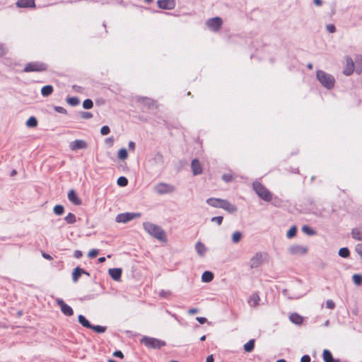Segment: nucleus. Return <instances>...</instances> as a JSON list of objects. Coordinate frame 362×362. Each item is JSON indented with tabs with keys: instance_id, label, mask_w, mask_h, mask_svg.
<instances>
[{
	"instance_id": "79ce46f5",
	"label": "nucleus",
	"mask_w": 362,
	"mask_h": 362,
	"mask_svg": "<svg viewBox=\"0 0 362 362\" xmlns=\"http://www.w3.org/2000/svg\"><path fill=\"white\" fill-rule=\"evenodd\" d=\"M53 211L57 216L62 215L64 212V207L61 204H57L54 206Z\"/></svg>"
},
{
	"instance_id": "72a5a7b5",
	"label": "nucleus",
	"mask_w": 362,
	"mask_h": 362,
	"mask_svg": "<svg viewBox=\"0 0 362 362\" xmlns=\"http://www.w3.org/2000/svg\"><path fill=\"white\" fill-rule=\"evenodd\" d=\"M298 228L296 226H292L286 233V237L291 239L296 235Z\"/></svg>"
},
{
	"instance_id": "09e8293b",
	"label": "nucleus",
	"mask_w": 362,
	"mask_h": 362,
	"mask_svg": "<svg viewBox=\"0 0 362 362\" xmlns=\"http://www.w3.org/2000/svg\"><path fill=\"white\" fill-rule=\"evenodd\" d=\"M223 220V217L222 216H214L211 218V222H216L218 226H220Z\"/></svg>"
},
{
	"instance_id": "dca6fc26",
	"label": "nucleus",
	"mask_w": 362,
	"mask_h": 362,
	"mask_svg": "<svg viewBox=\"0 0 362 362\" xmlns=\"http://www.w3.org/2000/svg\"><path fill=\"white\" fill-rule=\"evenodd\" d=\"M262 262V255L261 252H257L250 260V267L251 269L257 268Z\"/></svg>"
},
{
	"instance_id": "6ab92c4d",
	"label": "nucleus",
	"mask_w": 362,
	"mask_h": 362,
	"mask_svg": "<svg viewBox=\"0 0 362 362\" xmlns=\"http://www.w3.org/2000/svg\"><path fill=\"white\" fill-rule=\"evenodd\" d=\"M68 199L69 200L73 203L74 205L78 206L81 205L82 202L81 199L78 197L76 192L74 189H71L68 192Z\"/></svg>"
},
{
	"instance_id": "864d4df0",
	"label": "nucleus",
	"mask_w": 362,
	"mask_h": 362,
	"mask_svg": "<svg viewBox=\"0 0 362 362\" xmlns=\"http://www.w3.org/2000/svg\"><path fill=\"white\" fill-rule=\"evenodd\" d=\"M98 253H99L98 250H97V249H93V250H91L88 252V256L90 258L93 259V258L96 257H97V255H98Z\"/></svg>"
},
{
	"instance_id": "7ed1b4c3",
	"label": "nucleus",
	"mask_w": 362,
	"mask_h": 362,
	"mask_svg": "<svg viewBox=\"0 0 362 362\" xmlns=\"http://www.w3.org/2000/svg\"><path fill=\"white\" fill-rule=\"evenodd\" d=\"M316 78L321 85L327 90H331L334 87L335 78L332 75L322 70H317L316 71Z\"/></svg>"
},
{
	"instance_id": "f257e3e1",
	"label": "nucleus",
	"mask_w": 362,
	"mask_h": 362,
	"mask_svg": "<svg viewBox=\"0 0 362 362\" xmlns=\"http://www.w3.org/2000/svg\"><path fill=\"white\" fill-rule=\"evenodd\" d=\"M164 157L160 151H155L150 156L146 165L148 169L153 173H161L165 168Z\"/></svg>"
},
{
	"instance_id": "9b49d317",
	"label": "nucleus",
	"mask_w": 362,
	"mask_h": 362,
	"mask_svg": "<svg viewBox=\"0 0 362 362\" xmlns=\"http://www.w3.org/2000/svg\"><path fill=\"white\" fill-rule=\"evenodd\" d=\"M223 21L220 17H214L206 21V25L213 31H218L222 25Z\"/></svg>"
},
{
	"instance_id": "680f3d73",
	"label": "nucleus",
	"mask_w": 362,
	"mask_h": 362,
	"mask_svg": "<svg viewBox=\"0 0 362 362\" xmlns=\"http://www.w3.org/2000/svg\"><path fill=\"white\" fill-rule=\"evenodd\" d=\"M196 320L200 323V324H204L207 322V319L204 317H196Z\"/></svg>"
},
{
	"instance_id": "4468645a",
	"label": "nucleus",
	"mask_w": 362,
	"mask_h": 362,
	"mask_svg": "<svg viewBox=\"0 0 362 362\" xmlns=\"http://www.w3.org/2000/svg\"><path fill=\"white\" fill-rule=\"evenodd\" d=\"M158 7L164 10H173L176 6L175 0H158Z\"/></svg>"
},
{
	"instance_id": "f3484780",
	"label": "nucleus",
	"mask_w": 362,
	"mask_h": 362,
	"mask_svg": "<svg viewBox=\"0 0 362 362\" xmlns=\"http://www.w3.org/2000/svg\"><path fill=\"white\" fill-rule=\"evenodd\" d=\"M191 168L194 175H200L202 173L203 169L202 165L197 158L192 160Z\"/></svg>"
},
{
	"instance_id": "603ef678",
	"label": "nucleus",
	"mask_w": 362,
	"mask_h": 362,
	"mask_svg": "<svg viewBox=\"0 0 362 362\" xmlns=\"http://www.w3.org/2000/svg\"><path fill=\"white\" fill-rule=\"evenodd\" d=\"M355 251L362 259V243H358L356 245Z\"/></svg>"
},
{
	"instance_id": "bb28decb",
	"label": "nucleus",
	"mask_w": 362,
	"mask_h": 362,
	"mask_svg": "<svg viewBox=\"0 0 362 362\" xmlns=\"http://www.w3.org/2000/svg\"><path fill=\"white\" fill-rule=\"evenodd\" d=\"M214 275L210 271H205L202 275V281L204 283L211 282L214 279Z\"/></svg>"
},
{
	"instance_id": "49530a36",
	"label": "nucleus",
	"mask_w": 362,
	"mask_h": 362,
	"mask_svg": "<svg viewBox=\"0 0 362 362\" xmlns=\"http://www.w3.org/2000/svg\"><path fill=\"white\" fill-rule=\"evenodd\" d=\"M93 107V102L90 99H86L83 102V107L86 110L91 109Z\"/></svg>"
},
{
	"instance_id": "774afa93",
	"label": "nucleus",
	"mask_w": 362,
	"mask_h": 362,
	"mask_svg": "<svg viewBox=\"0 0 362 362\" xmlns=\"http://www.w3.org/2000/svg\"><path fill=\"white\" fill-rule=\"evenodd\" d=\"M206 362H214V356L212 354L208 356Z\"/></svg>"
},
{
	"instance_id": "b1692460",
	"label": "nucleus",
	"mask_w": 362,
	"mask_h": 362,
	"mask_svg": "<svg viewBox=\"0 0 362 362\" xmlns=\"http://www.w3.org/2000/svg\"><path fill=\"white\" fill-rule=\"evenodd\" d=\"M354 62L356 74H361L362 73V55L360 54H356Z\"/></svg>"
},
{
	"instance_id": "c9c22d12",
	"label": "nucleus",
	"mask_w": 362,
	"mask_h": 362,
	"mask_svg": "<svg viewBox=\"0 0 362 362\" xmlns=\"http://www.w3.org/2000/svg\"><path fill=\"white\" fill-rule=\"evenodd\" d=\"M339 255L343 258H348L350 256V251L348 247H341L338 252Z\"/></svg>"
},
{
	"instance_id": "f704fd0d",
	"label": "nucleus",
	"mask_w": 362,
	"mask_h": 362,
	"mask_svg": "<svg viewBox=\"0 0 362 362\" xmlns=\"http://www.w3.org/2000/svg\"><path fill=\"white\" fill-rule=\"evenodd\" d=\"M37 125V119L35 117L31 116L26 121V126L28 127H35Z\"/></svg>"
},
{
	"instance_id": "4d7b16f0",
	"label": "nucleus",
	"mask_w": 362,
	"mask_h": 362,
	"mask_svg": "<svg viewBox=\"0 0 362 362\" xmlns=\"http://www.w3.org/2000/svg\"><path fill=\"white\" fill-rule=\"evenodd\" d=\"M326 307L332 310L335 308V303L332 300H327L326 301Z\"/></svg>"
},
{
	"instance_id": "393cba45",
	"label": "nucleus",
	"mask_w": 362,
	"mask_h": 362,
	"mask_svg": "<svg viewBox=\"0 0 362 362\" xmlns=\"http://www.w3.org/2000/svg\"><path fill=\"white\" fill-rule=\"evenodd\" d=\"M83 273H85V269L79 267H76L72 272V281L74 283L78 282L79 278L81 276Z\"/></svg>"
},
{
	"instance_id": "20e7f679",
	"label": "nucleus",
	"mask_w": 362,
	"mask_h": 362,
	"mask_svg": "<svg viewBox=\"0 0 362 362\" xmlns=\"http://www.w3.org/2000/svg\"><path fill=\"white\" fill-rule=\"evenodd\" d=\"M252 189L265 202H270L272 199V194L261 182L255 181L252 183Z\"/></svg>"
},
{
	"instance_id": "052dcab7",
	"label": "nucleus",
	"mask_w": 362,
	"mask_h": 362,
	"mask_svg": "<svg viewBox=\"0 0 362 362\" xmlns=\"http://www.w3.org/2000/svg\"><path fill=\"white\" fill-rule=\"evenodd\" d=\"M82 255H83V253H82V252L81 250H75L74 251V257L75 258L78 259V258L81 257Z\"/></svg>"
},
{
	"instance_id": "2f4dec72",
	"label": "nucleus",
	"mask_w": 362,
	"mask_h": 362,
	"mask_svg": "<svg viewBox=\"0 0 362 362\" xmlns=\"http://www.w3.org/2000/svg\"><path fill=\"white\" fill-rule=\"evenodd\" d=\"M322 358L324 362H332L334 359L332 354L328 349H324L322 352Z\"/></svg>"
},
{
	"instance_id": "bf43d9fd",
	"label": "nucleus",
	"mask_w": 362,
	"mask_h": 362,
	"mask_svg": "<svg viewBox=\"0 0 362 362\" xmlns=\"http://www.w3.org/2000/svg\"><path fill=\"white\" fill-rule=\"evenodd\" d=\"M300 362H310V357L309 355H303L300 358Z\"/></svg>"
},
{
	"instance_id": "9d476101",
	"label": "nucleus",
	"mask_w": 362,
	"mask_h": 362,
	"mask_svg": "<svg viewBox=\"0 0 362 362\" xmlns=\"http://www.w3.org/2000/svg\"><path fill=\"white\" fill-rule=\"evenodd\" d=\"M346 64L343 70V74L345 76H351L354 71H356L355 64L353 59L349 56L345 57Z\"/></svg>"
},
{
	"instance_id": "37998d69",
	"label": "nucleus",
	"mask_w": 362,
	"mask_h": 362,
	"mask_svg": "<svg viewBox=\"0 0 362 362\" xmlns=\"http://www.w3.org/2000/svg\"><path fill=\"white\" fill-rule=\"evenodd\" d=\"M118 158L121 160H125L128 157V153L126 148H122L119 150L117 153Z\"/></svg>"
},
{
	"instance_id": "c85d7f7f",
	"label": "nucleus",
	"mask_w": 362,
	"mask_h": 362,
	"mask_svg": "<svg viewBox=\"0 0 362 362\" xmlns=\"http://www.w3.org/2000/svg\"><path fill=\"white\" fill-rule=\"evenodd\" d=\"M78 321L83 327L86 328L90 329V327H92V324L83 315H79L78 316Z\"/></svg>"
},
{
	"instance_id": "e433bc0d",
	"label": "nucleus",
	"mask_w": 362,
	"mask_h": 362,
	"mask_svg": "<svg viewBox=\"0 0 362 362\" xmlns=\"http://www.w3.org/2000/svg\"><path fill=\"white\" fill-rule=\"evenodd\" d=\"M302 231L308 235H314L317 233V232L313 228L307 225H304L302 227Z\"/></svg>"
},
{
	"instance_id": "ea45409f",
	"label": "nucleus",
	"mask_w": 362,
	"mask_h": 362,
	"mask_svg": "<svg viewBox=\"0 0 362 362\" xmlns=\"http://www.w3.org/2000/svg\"><path fill=\"white\" fill-rule=\"evenodd\" d=\"M64 221L68 224H73L76 221V216L72 213H69L64 218Z\"/></svg>"
},
{
	"instance_id": "2eb2a0df",
	"label": "nucleus",
	"mask_w": 362,
	"mask_h": 362,
	"mask_svg": "<svg viewBox=\"0 0 362 362\" xmlns=\"http://www.w3.org/2000/svg\"><path fill=\"white\" fill-rule=\"evenodd\" d=\"M88 146V143L85 140L81 139H76L69 143V148L71 151L86 149Z\"/></svg>"
},
{
	"instance_id": "4be33fe9",
	"label": "nucleus",
	"mask_w": 362,
	"mask_h": 362,
	"mask_svg": "<svg viewBox=\"0 0 362 362\" xmlns=\"http://www.w3.org/2000/svg\"><path fill=\"white\" fill-rule=\"evenodd\" d=\"M221 209L230 214L235 213L238 211L237 206L229 202L227 199L223 200Z\"/></svg>"
},
{
	"instance_id": "aec40b11",
	"label": "nucleus",
	"mask_w": 362,
	"mask_h": 362,
	"mask_svg": "<svg viewBox=\"0 0 362 362\" xmlns=\"http://www.w3.org/2000/svg\"><path fill=\"white\" fill-rule=\"evenodd\" d=\"M108 274L113 280L119 281L122 277V269L121 268L109 269Z\"/></svg>"
},
{
	"instance_id": "0e129e2a",
	"label": "nucleus",
	"mask_w": 362,
	"mask_h": 362,
	"mask_svg": "<svg viewBox=\"0 0 362 362\" xmlns=\"http://www.w3.org/2000/svg\"><path fill=\"white\" fill-rule=\"evenodd\" d=\"M6 54V50L2 44L0 43V57L4 56Z\"/></svg>"
},
{
	"instance_id": "f03ea898",
	"label": "nucleus",
	"mask_w": 362,
	"mask_h": 362,
	"mask_svg": "<svg viewBox=\"0 0 362 362\" xmlns=\"http://www.w3.org/2000/svg\"><path fill=\"white\" fill-rule=\"evenodd\" d=\"M144 230L152 237L163 242H166L165 232L160 226L150 222L143 223Z\"/></svg>"
},
{
	"instance_id": "0eeeda50",
	"label": "nucleus",
	"mask_w": 362,
	"mask_h": 362,
	"mask_svg": "<svg viewBox=\"0 0 362 362\" xmlns=\"http://www.w3.org/2000/svg\"><path fill=\"white\" fill-rule=\"evenodd\" d=\"M47 69V65L43 62H34L28 63L25 67L23 71L25 72H40L46 71Z\"/></svg>"
},
{
	"instance_id": "6e6d98bb",
	"label": "nucleus",
	"mask_w": 362,
	"mask_h": 362,
	"mask_svg": "<svg viewBox=\"0 0 362 362\" xmlns=\"http://www.w3.org/2000/svg\"><path fill=\"white\" fill-rule=\"evenodd\" d=\"M54 110L57 112L62 113V114H66V110L61 106H54Z\"/></svg>"
},
{
	"instance_id": "a18cd8bd",
	"label": "nucleus",
	"mask_w": 362,
	"mask_h": 362,
	"mask_svg": "<svg viewBox=\"0 0 362 362\" xmlns=\"http://www.w3.org/2000/svg\"><path fill=\"white\" fill-rule=\"evenodd\" d=\"M117 183L120 187H126L128 185V180L126 177L121 176L117 179Z\"/></svg>"
},
{
	"instance_id": "ddd939ff",
	"label": "nucleus",
	"mask_w": 362,
	"mask_h": 362,
	"mask_svg": "<svg viewBox=\"0 0 362 362\" xmlns=\"http://www.w3.org/2000/svg\"><path fill=\"white\" fill-rule=\"evenodd\" d=\"M56 303L60 307L61 311L64 315L70 317L74 315L72 308L66 304L63 299L57 298Z\"/></svg>"
},
{
	"instance_id": "69168bd1",
	"label": "nucleus",
	"mask_w": 362,
	"mask_h": 362,
	"mask_svg": "<svg viewBox=\"0 0 362 362\" xmlns=\"http://www.w3.org/2000/svg\"><path fill=\"white\" fill-rule=\"evenodd\" d=\"M199 312V310L197 308H190L189 310H188V313L189 315H194L195 313H197Z\"/></svg>"
},
{
	"instance_id": "412c9836",
	"label": "nucleus",
	"mask_w": 362,
	"mask_h": 362,
	"mask_svg": "<svg viewBox=\"0 0 362 362\" xmlns=\"http://www.w3.org/2000/svg\"><path fill=\"white\" fill-rule=\"evenodd\" d=\"M16 6L18 8H35V0H18Z\"/></svg>"
},
{
	"instance_id": "338daca9",
	"label": "nucleus",
	"mask_w": 362,
	"mask_h": 362,
	"mask_svg": "<svg viewBox=\"0 0 362 362\" xmlns=\"http://www.w3.org/2000/svg\"><path fill=\"white\" fill-rule=\"evenodd\" d=\"M42 257L45 259H48V260L52 259V257L50 255L47 254V253H45V252L42 253Z\"/></svg>"
},
{
	"instance_id": "e2e57ef3",
	"label": "nucleus",
	"mask_w": 362,
	"mask_h": 362,
	"mask_svg": "<svg viewBox=\"0 0 362 362\" xmlns=\"http://www.w3.org/2000/svg\"><path fill=\"white\" fill-rule=\"evenodd\" d=\"M128 147L129 150L134 151L135 148V143L132 141H130L128 144Z\"/></svg>"
},
{
	"instance_id": "13d9d810",
	"label": "nucleus",
	"mask_w": 362,
	"mask_h": 362,
	"mask_svg": "<svg viewBox=\"0 0 362 362\" xmlns=\"http://www.w3.org/2000/svg\"><path fill=\"white\" fill-rule=\"evenodd\" d=\"M113 356L115 357L119 358H124L123 353L121 351H119V350H117V351H114L113 352Z\"/></svg>"
},
{
	"instance_id": "473e14b6",
	"label": "nucleus",
	"mask_w": 362,
	"mask_h": 362,
	"mask_svg": "<svg viewBox=\"0 0 362 362\" xmlns=\"http://www.w3.org/2000/svg\"><path fill=\"white\" fill-rule=\"evenodd\" d=\"M255 340L252 339L244 344L243 349L245 352L250 353L254 350Z\"/></svg>"
},
{
	"instance_id": "4c0bfd02",
	"label": "nucleus",
	"mask_w": 362,
	"mask_h": 362,
	"mask_svg": "<svg viewBox=\"0 0 362 362\" xmlns=\"http://www.w3.org/2000/svg\"><path fill=\"white\" fill-rule=\"evenodd\" d=\"M66 102L71 106H76L80 103V100L78 97H68Z\"/></svg>"
},
{
	"instance_id": "cd10ccee",
	"label": "nucleus",
	"mask_w": 362,
	"mask_h": 362,
	"mask_svg": "<svg viewBox=\"0 0 362 362\" xmlns=\"http://www.w3.org/2000/svg\"><path fill=\"white\" fill-rule=\"evenodd\" d=\"M351 236L354 239L362 241V228H355L351 230Z\"/></svg>"
},
{
	"instance_id": "f8f14e48",
	"label": "nucleus",
	"mask_w": 362,
	"mask_h": 362,
	"mask_svg": "<svg viewBox=\"0 0 362 362\" xmlns=\"http://www.w3.org/2000/svg\"><path fill=\"white\" fill-rule=\"evenodd\" d=\"M292 255H304L308 252V247L300 245H292L288 249Z\"/></svg>"
},
{
	"instance_id": "a211bd4d",
	"label": "nucleus",
	"mask_w": 362,
	"mask_h": 362,
	"mask_svg": "<svg viewBox=\"0 0 362 362\" xmlns=\"http://www.w3.org/2000/svg\"><path fill=\"white\" fill-rule=\"evenodd\" d=\"M223 200L221 198L210 197L206 199V202L211 206L221 209Z\"/></svg>"
},
{
	"instance_id": "3c124183",
	"label": "nucleus",
	"mask_w": 362,
	"mask_h": 362,
	"mask_svg": "<svg viewBox=\"0 0 362 362\" xmlns=\"http://www.w3.org/2000/svg\"><path fill=\"white\" fill-rule=\"evenodd\" d=\"M110 132V129L108 126H103L100 129V134L102 135H107Z\"/></svg>"
},
{
	"instance_id": "c03bdc74",
	"label": "nucleus",
	"mask_w": 362,
	"mask_h": 362,
	"mask_svg": "<svg viewBox=\"0 0 362 362\" xmlns=\"http://www.w3.org/2000/svg\"><path fill=\"white\" fill-rule=\"evenodd\" d=\"M242 237H243V235H242L241 232H240V231L234 232L232 235L233 243H238V242H240Z\"/></svg>"
},
{
	"instance_id": "1a4fd4ad",
	"label": "nucleus",
	"mask_w": 362,
	"mask_h": 362,
	"mask_svg": "<svg viewBox=\"0 0 362 362\" xmlns=\"http://www.w3.org/2000/svg\"><path fill=\"white\" fill-rule=\"evenodd\" d=\"M136 100L138 103L144 104L148 110L156 109L158 107L157 101L147 97L136 96Z\"/></svg>"
},
{
	"instance_id": "a19ab883",
	"label": "nucleus",
	"mask_w": 362,
	"mask_h": 362,
	"mask_svg": "<svg viewBox=\"0 0 362 362\" xmlns=\"http://www.w3.org/2000/svg\"><path fill=\"white\" fill-rule=\"evenodd\" d=\"M352 280L356 286H361L362 284V275L359 274H354L352 276Z\"/></svg>"
},
{
	"instance_id": "8fccbe9b",
	"label": "nucleus",
	"mask_w": 362,
	"mask_h": 362,
	"mask_svg": "<svg viewBox=\"0 0 362 362\" xmlns=\"http://www.w3.org/2000/svg\"><path fill=\"white\" fill-rule=\"evenodd\" d=\"M222 180L228 183L233 180V177L231 174H223L222 175Z\"/></svg>"
},
{
	"instance_id": "39448f33",
	"label": "nucleus",
	"mask_w": 362,
	"mask_h": 362,
	"mask_svg": "<svg viewBox=\"0 0 362 362\" xmlns=\"http://www.w3.org/2000/svg\"><path fill=\"white\" fill-rule=\"evenodd\" d=\"M141 343L144 344L148 349H159L166 345L163 340L156 338L145 336L141 339Z\"/></svg>"
},
{
	"instance_id": "58836bf2",
	"label": "nucleus",
	"mask_w": 362,
	"mask_h": 362,
	"mask_svg": "<svg viewBox=\"0 0 362 362\" xmlns=\"http://www.w3.org/2000/svg\"><path fill=\"white\" fill-rule=\"evenodd\" d=\"M90 329L93 330L96 333L101 334V333H104L107 330V327L105 326H101V325H92V327H90Z\"/></svg>"
},
{
	"instance_id": "7c9ffc66",
	"label": "nucleus",
	"mask_w": 362,
	"mask_h": 362,
	"mask_svg": "<svg viewBox=\"0 0 362 362\" xmlns=\"http://www.w3.org/2000/svg\"><path fill=\"white\" fill-rule=\"evenodd\" d=\"M53 90H54V88H53L52 86L46 85V86H44L41 88V94L44 97H47L52 93Z\"/></svg>"
},
{
	"instance_id": "de8ad7c7",
	"label": "nucleus",
	"mask_w": 362,
	"mask_h": 362,
	"mask_svg": "<svg viewBox=\"0 0 362 362\" xmlns=\"http://www.w3.org/2000/svg\"><path fill=\"white\" fill-rule=\"evenodd\" d=\"M78 115L81 119H88L93 117V114L90 112L80 111Z\"/></svg>"
},
{
	"instance_id": "a878e982",
	"label": "nucleus",
	"mask_w": 362,
	"mask_h": 362,
	"mask_svg": "<svg viewBox=\"0 0 362 362\" xmlns=\"http://www.w3.org/2000/svg\"><path fill=\"white\" fill-rule=\"evenodd\" d=\"M289 320L292 323L297 325H301L303 321V317L298 315L297 313H291L289 316Z\"/></svg>"
},
{
	"instance_id": "423d86ee",
	"label": "nucleus",
	"mask_w": 362,
	"mask_h": 362,
	"mask_svg": "<svg viewBox=\"0 0 362 362\" xmlns=\"http://www.w3.org/2000/svg\"><path fill=\"white\" fill-rule=\"evenodd\" d=\"M174 185L166 182H159L153 187V190L159 195L171 194L175 191Z\"/></svg>"
},
{
	"instance_id": "6e6552de",
	"label": "nucleus",
	"mask_w": 362,
	"mask_h": 362,
	"mask_svg": "<svg viewBox=\"0 0 362 362\" xmlns=\"http://www.w3.org/2000/svg\"><path fill=\"white\" fill-rule=\"evenodd\" d=\"M141 216L140 213H134V212H125L119 214L116 218L115 221L117 223H127L133 219L136 218H139Z\"/></svg>"
},
{
	"instance_id": "5701e85b",
	"label": "nucleus",
	"mask_w": 362,
	"mask_h": 362,
	"mask_svg": "<svg viewBox=\"0 0 362 362\" xmlns=\"http://www.w3.org/2000/svg\"><path fill=\"white\" fill-rule=\"evenodd\" d=\"M261 299L257 292L252 293L247 299V303L250 306L257 307L259 305Z\"/></svg>"
},
{
	"instance_id": "5fc2aeb1",
	"label": "nucleus",
	"mask_w": 362,
	"mask_h": 362,
	"mask_svg": "<svg viewBox=\"0 0 362 362\" xmlns=\"http://www.w3.org/2000/svg\"><path fill=\"white\" fill-rule=\"evenodd\" d=\"M326 29L329 33H334L336 32V27L334 24L327 25Z\"/></svg>"
},
{
	"instance_id": "c756f323",
	"label": "nucleus",
	"mask_w": 362,
	"mask_h": 362,
	"mask_svg": "<svg viewBox=\"0 0 362 362\" xmlns=\"http://www.w3.org/2000/svg\"><path fill=\"white\" fill-rule=\"evenodd\" d=\"M195 249H196L197 254L200 256H204L206 251V247L200 241H199L196 243Z\"/></svg>"
}]
</instances>
